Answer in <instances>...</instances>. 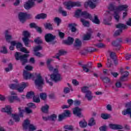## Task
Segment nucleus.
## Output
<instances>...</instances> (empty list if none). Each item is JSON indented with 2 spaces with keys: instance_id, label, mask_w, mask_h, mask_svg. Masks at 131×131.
Wrapping results in <instances>:
<instances>
[{
  "instance_id": "58",
  "label": "nucleus",
  "mask_w": 131,
  "mask_h": 131,
  "mask_svg": "<svg viewBox=\"0 0 131 131\" xmlns=\"http://www.w3.org/2000/svg\"><path fill=\"white\" fill-rule=\"evenodd\" d=\"M42 50V47L40 45L36 46L34 48V52H38V51H41Z\"/></svg>"
},
{
  "instance_id": "39",
  "label": "nucleus",
  "mask_w": 131,
  "mask_h": 131,
  "mask_svg": "<svg viewBox=\"0 0 131 131\" xmlns=\"http://www.w3.org/2000/svg\"><path fill=\"white\" fill-rule=\"evenodd\" d=\"M98 50L96 48L93 47H89L86 49L85 50V53H93L94 52H97Z\"/></svg>"
},
{
  "instance_id": "45",
  "label": "nucleus",
  "mask_w": 131,
  "mask_h": 131,
  "mask_svg": "<svg viewBox=\"0 0 131 131\" xmlns=\"http://www.w3.org/2000/svg\"><path fill=\"white\" fill-rule=\"evenodd\" d=\"M40 98L41 100H43V101H45V100H47V93H41L39 94Z\"/></svg>"
},
{
  "instance_id": "10",
  "label": "nucleus",
  "mask_w": 131,
  "mask_h": 131,
  "mask_svg": "<svg viewBox=\"0 0 131 131\" xmlns=\"http://www.w3.org/2000/svg\"><path fill=\"white\" fill-rule=\"evenodd\" d=\"M35 78V74H31L28 71H24V79L27 80L28 79H33L34 80Z\"/></svg>"
},
{
  "instance_id": "13",
  "label": "nucleus",
  "mask_w": 131,
  "mask_h": 131,
  "mask_svg": "<svg viewBox=\"0 0 131 131\" xmlns=\"http://www.w3.org/2000/svg\"><path fill=\"white\" fill-rule=\"evenodd\" d=\"M93 32V30H92V29H88V32H87L83 37V40H90V39H91V37H92Z\"/></svg>"
},
{
  "instance_id": "25",
  "label": "nucleus",
  "mask_w": 131,
  "mask_h": 131,
  "mask_svg": "<svg viewBox=\"0 0 131 131\" xmlns=\"http://www.w3.org/2000/svg\"><path fill=\"white\" fill-rule=\"evenodd\" d=\"M81 41L79 39L76 38L75 40V43H74V47L76 50H78L80 47H81Z\"/></svg>"
},
{
  "instance_id": "37",
  "label": "nucleus",
  "mask_w": 131,
  "mask_h": 131,
  "mask_svg": "<svg viewBox=\"0 0 131 131\" xmlns=\"http://www.w3.org/2000/svg\"><path fill=\"white\" fill-rule=\"evenodd\" d=\"M34 41L36 45H41L43 43L42 39L40 37H37L35 38Z\"/></svg>"
},
{
  "instance_id": "8",
  "label": "nucleus",
  "mask_w": 131,
  "mask_h": 131,
  "mask_svg": "<svg viewBox=\"0 0 131 131\" xmlns=\"http://www.w3.org/2000/svg\"><path fill=\"white\" fill-rule=\"evenodd\" d=\"M37 1V3L40 4L42 3L43 0H28L25 4H24V8L26 10H30L31 8H33L35 6V2Z\"/></svg>"
},
{
  "instance_id": "12",
  "label": "nucleus",
  "mask_w": 131,
  "mask_h": 131,
  "mask_svg": "<svg viewBox=\"0 0 131 131\" xmlns=\"http://www.w3.org/2000/svg\"><path fill=\"white\" fill-rule=\"evenodd\" d=\"M18 19L23 24L26 22V13L24 12H19L18 13Z\"/></svg>"
},
{
  "instance_id": "18",
  "label": "nucleus",
  "mask_w": 131,
  "mask_h": 131,
  "mask_svg": "<svg viewBox=\"0 0 131 131\" xmlns=\"http://www.w3.org/2000/svg\"><path fill=\"white\" fill-rule=\"evenodd\" d=\"M53 60L52 59H48L46 62L47 66V68L49 69V71H53L55 70L53 66L51 65V63L53 62Z\"/></svg>"
},
{
  "instance_id": "33",
  "label": "nucleus",
  "mask_w": 131,
  "mask_h": 131,
  "mask_svg": "<svg viewBox=\"0 0 131 131\" xmlns=\"http://www.w3.org/2000/svg\"><path fill=\"white\" fill-rule=\"evenodd\" d=\"M44 27L46 29H48V30H54L53 24L50 23H47L45 24H44Z\"/></svg>"
},
{
  "instance_id": "56",
  "label": "nucleus",
  "mask_w": 131,
  "mask_h": 131,
  "mask_svg": "<svg viewBox=\"0 0 131 131\" xmlns=\"http://www.w3.org/2000/svg\"><path fill=\"white\" fill-rule=\"evenodd\" d=\"M120 33H122V29H119L115 32L114 36H118L120 35Z\"/></svg>"
},
{
  "instance_id": "62",
  "label": "nucleus",
  "mask_w": 131,
  "mask_h": 131,
  "mask_svg": "<svg viewBox=\"0 0 131 131\" xmlns=\"http://www.w3.org/2000/svg\"><path fill=\"white\" fill-rule=\"evenodd\" d=\"M70 90H71V89L68 87H65L63 89L64 94H69L70 93Z\"/></svg>"
},
{
  "instance_id": "55",
  "label": "nucleus",
  "mask_w": 131,
  "mask_h": 131,
  "mask_svg": "<svg viewBox=\"0 0 131 131\" xmlns=\"http://www.w3.org/2000/svg\"><path fill=\"white\" fill-rule=\"evenodd\" d=\"M67 54V52L63 50H59V52L58 53L56 54V55H58L59 56H64V55H66Z\"/></svg>"
},
{
  "instance_id": "1",
  "label": "nucleus",
  "mask_w": 131,
  "mask_h": 131,
  "mask_svg": "<svg viewBox=\"0 0 131 131\" xmlns=\"http://www.w3.org/2000/svg\"><path fill=\"white\" fill-rule=\"evenodd\" d=\"M75 17H76V18L83 17L85 19H90L94 24H97V25H100V23H101L100 19L98 18V15L94 14V18L93 19L91 14L86 11L82 12L80 9H78L76 11Z\"/></svg>"
},
{
  "instance_id": "15",
  "label": "nucleus",
  "mask_w": 131,
  "mask_h": 131,
  "mask_svg": "<svg viewBox=\"0 0 131 131\" xmlns=\"http://www.w3.org/2000/svg\"><path fill=\"white\" fill-rule=\"evenodd\" d=\"M109 127L110 128H111V129H114L116 130L122 129L123 128V126H122V125L115 124H110Z\"/></svg>"
},
{
  "instance_id": "24",
  "label": "nucleus",
  "mask_w": 131,
  "mask_h": 131,
  "mask_svg": "<svg viewBox=\"0 0 131 131\" xmlns=\"http://www.w3.org/2000/svg\"><path fill=\"white\" fill-rule=\"evenodd\" d=\"M48 17V15L46 13H40L39 14H37L35 16V19L36 20H40V19H45L46 18Z\"/></svg>"
},
{
  "instance_id": "53",
  "label": "nucleus",
  "mask_w": 131,
  "mask_h": 131,
  "mask_svg": "<svg viewBox=\"0 0 131 131\" xmlns=\"http://www.w3.org/2000/svg\"><path fill=\"white\" fill-rule=\"evenodd\" d=\"M57 119V115L55 114H52L51 116H49V120L51 121H55Z\"/></svg>"
},
{
  "instance_id": "34",
  "label": "nucleus",
  "mask_w": 131,
  "mask_h": 131,
  "mask_svg": "<svg viewBox=\"0 0 131 131\" xmlns=\"http://www.w3.org/2000/svg\"><path fill=\"white\" fill-rule=\"evenodd\" d=\"M22 39L26 47H28L29 42H33V41H32L31 40L29 39V38H23Z\"/></svg>"
},
{
  "instance_id": "36",
  "label": "nucleus",
  "mask_w": 131,
  "mask_h": 131,
  "mask_svg": "<svg viewBox=\"0 0 131 131\" xmlns=\"http://www.w3.org/2000/svg\"><path fill=\"white\" fill-rule=\"evenodd\" d=\"M88 125L89 126L96 125V120H95V118H94V117L90 118L88 122Z\"/></svg>"
},
{
  "instance_id": "7",
  "label": "nucleus",
  "mask_w": 131,
  "mask_h": 131,
  "mask_svg": "<svg viewBox=\"0 0 131 131\" xmlns=\"http://www.w3.org/2000/svg\"><path fill=\"white\" fill-rule=\"evenodd\" d=\"M56 37V36L53 34L48 33L45 35V39L46 42H50L51 45H55V43H57Z\"/></svg>"
},
{
  "instance_id": "38",
  "label": "nucleus",
  "mask_w": 131,
  "mask_h": 131,
  "mask_svg": "<svg viewBox=\"0 0 131 131\" xmlns=\"http://www.w3.org/2000/svg\"><path fill=\"white\" fill-rule=\"evenodd\" d=\"M80 21L84 27H90V21L85 20L83 18H81Z\"/></svg>"
},
{
  "instance_id": "4",
  "label": "nucleus",
  "mask_w": 131,
  "mask_h": 131,
  "mask_svg": "<svg viewBox=\"0 0 131 131\" xmlns=\"http://www.w3.org/2000/svg\"><path fill=\"white\" fill-rule=\"evenodd\" d=\"M35 77H36V79H34V80H35V84L36 86H37L38 90L41 91V89H42V86L45 84V81L40 74L35 73Z\"/></svg>"
},
{
  "instance_id": "17",
  "label": "nucleus",
  "mask_w": 131,
  "mask_h": 131,
  "mask_svg": "<svg viewBox=\"0 0 131 131\" xmlns=\"http://www.w3.org/2000/svg\"><path fill=\"white\" fill-rule=\"evenodd\" d=\"M30 120L28 119H26L24 123H23V128L25 130H27L28 128H29V126H30Z\"/></svg>"
},
{
  "instance_id": "5",
  "label": "nucleus",
  "mask_w": 131,
  "mask_h": 131,
  "mask_svg": "<svg viewBox=\"0 0 131 131\" xmlns=\"http://www.w3.org/2000/svg\"><path fill=\"white\" fill-rule=\"evenodd\" d=\"M81 91L83 94H85V98L87 99L88 101H92L93 100V94H92V91L90 90V88L89 86H84L81 88Z\"/></svg>"
},
{
  "instance_id": "51",
  "label": "nucleus",
  "mask_w": 131,
  "mask_h": 131,
  "mask_svg": "<svg viewBox=\"0 0 131 131\" xmlns=\"http://www.w3.org/2000/svg\"><path fill=\"white\" fill-rule=\"evenodd\" d=\"M64 129H67L68 130H73V126L71 125H65L63 126Z\"/></svg>"
},
{
  "instance_id": "30",
  "label": "nucleus",
  "mask_w": 131,
  "mask_h": 131,
  "mask_svg": "<svg viewBox=\"0 0 131 131\" xmlns=\"http://www.w3.org/2000/svg\"><path fill=\"white\" fill-rule=\"evenodd\" d=\"M49 108H50V106L48 104H46L45 106L41 107V111L43 113L48 114V113H49Z\"/></svg>"
},
{
  "instance_id": "61",
  "label": "nucleus",
  "mask_w": 131,
  "mask_h": 131,
  "mask_svg": "<svg viewBox=\"0 0 131 131\" xmlns=\"http://www.w3.org/2000/svg\"><path fill=\"white\" fill-rule=\"evenodd\" d=\"M108 128V127L107 125H104L103 126H101L99 127V130L100 131H107V129Z\"/></svg>"
},
{
  "instance_id": "26",
  "label": "nucleus",
  "mask_w": 131,
  "mask_h": 131,
  "mask_svg": "<svg viewBox=\"0 0 131 131\" xmlns=\"http://www.w3.org/2000/svg\"><path fill=\"white\" fill-rule=\"evenodd\" d=\"M107 16H108V19H103V24H104L105 25L110 26L111 25V24H110V21H111V20H112V16H111V15L110 14H107Z\"/></svg>"
},
{
  "instance_id": "11",
  "label": "nucleus",
  "mask_w": 131,
  "mask_h": 131,
  "mask_svg": "<svg viewBox=\"0 0 131 131\" xmlns=\"http://www.w3.org/2000/svg\"><path fill=\"white\" fill-rule=\"evenodd\" d=\"M81 111H82V108L79 107H76L73 110V113L74 115L80 118L83 117V115L81 114Z\"/></svg>"
},
{
  "instance_id": "52",
  "label": "nucleus",
  "mask_w": 131,
  "mask_h": 131,
  "mask_svg": "<svg viewBox=\"0 0 131 131\" xmlns=\"http://www.w3.org/2000/svg\"><path fill=\"white\" fill-rule=\"evenodd\" d=\"M24 112H25L27 114H32L33 113V111L28 107L25 108V111Z\"/></svg>"
},
{
  "instance_id": "19",
  "label": "nucleus",
  "mask_w": 131,
  "mask_h": 131,
  "mask_svg": "<svg viewBox=\"0 0 131 131\" xmlns=\"http://www.w3.org/2000/svg\"><path fill=\"white\" fill-rule=\"evenodd\" d=\"M82 68H83V71H85V72H89L90 69H92V62H89L86 64H83Z\"/></svg>"
},
{
  "instance_id": "43",
  "label": "nucleus",
  "mask_w": 131,
  "mask_h": 131,
  "mask_svg": "<svg viewBox=\"0 0 131 131\" xmlns=\"http://www.w3.org/2000/svg\"><path fill=\"white\" fill-rule=\"evenodd\" d=\"M101 117L102 119H108V118H111V115L108 114H102L101 115Z\"/></svg>"
},
{
  "instance_id": "14",
  "label": "nucleus",
  "mask_w": 131,
  "mask_h": 131,
  "mask_svg": "<svg viewBox=\"0 0 131 131\" xmlns=\"http://www.w3.org/2000/svg\"><path fill=\"white\" fill-rule=\"evenodd\" d=\"M5 37L6 41L9 43H11V39H12V35L9 30H6L5 32Z\"/></svg>"
},
{
  "instance_id": "23",
  "label": "nucleus",
  "mask_w": 131,
  "mask_h": 131,
  "mask_svg": "<svg viewBox=\"0 0 131 131\" xmlns=\"http://www.w3.org/2000/svg\"><path fill=\"white\" fill-rule=\"evenodd\" d=\"M77 26L76 24H69V27L71 30V32L75 33L77 31V29L76 28Z\"/></svg>"
},
{
  "instance_id": "49",
  "label": "nucleus",
  "mask_w": 131,
  "mask_h": 131,
  "mask_svg": "<svg viewBox=\"0 0 131 131\" xmlns=\"http://www.w3.org/2000/svg\"><path fill=\"white\" fill-rule=\"evenodd\" d=\"M55 23H56L57 26L60 25L61 22H62V19L59 17H55L54 19Z\"/></svg>"
},
{
  "instance_id": "3",
  "label": "nucleus",
  "mask_w": 131,
  "mask_h": 131,
  "mask_svg": "<svg viewBox=\"0 0 131 131\" xmlns=\"http://www.w3.org/2000/svg\"><path fill=\"white\" fill-rule=\"evenodd\" d=\"M30 56L28 54H25L22 55V53L16 52L14 55L15 60L19 61L21 62V64L24 66L27 63H28V58Z\"/></svg>"
},
{
  "instance_id": "2",
  "label": "nucleus",
  "mask_w": 131,
  "mask_h": 131,
  "mask_svg": "<svg viewBox=\"0 0 131 131\" xmlns=\"http://www.w3.org/2000/svg\"><path fill=\"white\" fill-rule=\"evenodd\" d=\"M19 114H12V107L10 105H7L5 107L2 108L1 111L2 112L7 113L8 115L12 116L15 122H19L20 121V117H24L23 115V112L24 110H22L21 107L18 108Z\"/></svg>"
},
{
  "instance_id": "6",
  "label": "nucleus",
  "mask_w": 131,
  "mask_h": 131,
  "mask_svg": "<svg viewBox=\"0 0 131 131\" xmlns=\"http://www.w3.org/2000/svg\"><path fill=\"white\" fill-rule=\"evenodd\" d=\"M50 76V78L52 81H54V82H58L59 81H61V75L59 74L58 71L57 69H55L53 73L51 75H49Z\"/></svg>"
},
{
  "instance_id": "9",
  "label": "nucleus",
  "mask_w": 131,
  "mask_h": 131,
  "mask_svg": "<svg viewBox=\"0 0 131 131\" xmlns=\"http://www.w3.org/2000/svg\"><path fill=\"white\" fill-rule=\"evenodd\" d=\"M125 107L126 109L124 110L122 112V114L123 115H129L130 118H131V103L127 102L125 104Z\"/></svg>"
},
{
  "instance_id": "42",
  "label": "nucleus",
  "mask_w": 131,
  "mask_h": 131,
  "mask_svg": "<svg viewBox=\"0 0 131 131\" xmlns=\"http://www.w3.org/2000/svg\"><path fill=\"white\" fill-rule=\"evenodd\" d=\"M34 97V92L30 91L27 93L26 98L28 99H32Z\"/></svg>"
},
{
  "instance_id": "41",
  "label": "nucleus",
  "mask_w": 131,
  "mask_h": 131,
  "mask_svg": "<svg viewBox=\"0 0 131 131\" xmlns=\"http://www.w3.org/2000/svg\"><path fill=\"white\" fill-rule=\"evenodd\" d=\"M59 13L61 14L64 17H66V16H67V12L63 10V8L61 7H60L59 8Z\"/></svg>"
},
{
  "instance_id": "16",
  "label": "nucleus",
  "mask_w": 131,
  "mask_h": 131,
  "mask_svg": "<svg viewBox=\"0 0 131 131\" xmlns=\"http://www.w3.org/2000/svg\"><path fill=\"white\" fill-rule=\"evenodd\" d=\"M85 5L89 6L91 9H95L97 7V3L93 1V0H89L85 3Z\"/></svg>"
},
{
  "instance_id": "31",
  "label": "nucleus",
  "mask_w": 131,
  "mask_h": 131,
  "mask_svg": "<svg viewBox=\"0 0 131 131\" xmlns=\"http://www.w3.org/2000/svg\"><path fill=\"white\" fill-rule=\"evenodd\" d=\"M9 86L11 90H17L20 86V84L19 83H12L10 84Z\"/></svg>"
},
{
  "instance_id": "64",
  "label": "nucleus",
  "mask_w": 131,
  "mask_h": 131,
  "mask_svg": "<svg viewBox=\"0 0 131 131\" xmlns=\"http://www.w3.org/2000/svg\"><path fill=\"white\" fill-rule=\"evenodd\" d=\"M65 115H63V114L59 115L58 116V121H62L64 118H65Z\"/></svg>"
},
{
  "instance_id": "60",
  "label": "nucleus",
  "mask_w": 131,
  "mask_h": 131,
  "mask_svg": "<svg viewBox=\"0 0 131 131\" xmlns=\"http://www.w3.org/2000/svg\"><path fill=\"white\" fill-rule=\"evenodd\" d=\"M28 129H29V131L36 130V127H35L34 125H33V124H31Z\"/></svg>"
},
{
  "instance_id": "46",
  "label": "nucleus",
  "mask_w": 131,
  "mask_h": 131,
  "mask_svg": "<svg viewBox=\"0 0 131 131\" xmlns=\"http://www.w3.org/2000/svg\"><path fill=\"white\" fill-rule=\"evenodd\" d=\"M27 106L28 108H30V109H36V105H35V104L32 102L28 103Z\"/></svg>"
},
{
  "instance_id": "27",
  "label": "nucleus",
  "mask_w": 131,
  "mask_h": 131,
  "mask_svg": "<svg viewBox=\"0 0 131 131\" xmlns=\"http://www.w3.org/2000/svg\"><path fill=\"white\" fill-rule=\"evenodd\" d=\"M125 74L122 76L120 78V81L123 82V81H126L127 80V78H128V75H129V73L128 71L125 72Z\"/></svg>"
},
{
  "instance_id": "54",
  "label": "nucleus",
  "mask_w": 131,
  "mask_h": 131,
  "mask_svg": "<svg viewBox=\"0 0 131 131\" xmlns=\"http://www.w3.org/2000/svg\"><path fill=\"white\" fill-rule=\"evenodd\" d=\"M112 65H113V63H112V60H111V59L107 58V63H106V67L108 68H111V67H112Z\"/></svg>"
},
{
  "instance_id": "57",
  "label": "nucleus",
  "mask_w": 131,
  "mask_h": 131,
  "mask_svg": "<svg viewBox=\"0 0 131 131\" xmlns=\"http://www.w3.org/2000/svg\"><path fill=\"white\" fill-rule=\"evenodd\" d=\"M73 7H81V3L80 2H73Z\"/></svg>"
},
{
  "instance_id": "63",
  "label": "nucleus",
  "mask_w": 131,
  "mask_h": 131,
  "mask_svg": "<svg viewBox=\"0 0 131 131\" xmlns=\"http://www.w3.org/2000/svg\"><path fill=\"white\" fill-rule=\"evenodd\" d=\"M62 114H63L66 117H70V111H69V110H66Z\"/></svg>"
},
{
  "instance_id": "29",
  "label": "nucleus",
  "mask_w": 131,
  "mask_h": 131,
  "mask_svg": "<svg viewBox=\"0 0 131 131\" xmlns=\"http://www.w3.org/2000/svg\"><path fill=\"white\" fill-rule=\"evenodd\" d=\"M116 28L118 29H122L123 31V29H126L127 28V26L124 25V24L119 23L116 25Z\"/></svg>"
},
{
  "instance_id": "21",
  "label": "nucleus",
  "mask_w": 131,
  "mask_h": 131,
  "mask_svg": "<svg viewBox=\"0 0 131 131\" xmlns=\"http://www.w3.org/2000/svg\"><path fill=\"white\" fill-rule=\"evenodd\" d=\"M27 86H28V84L27 83L23 82L21 84H19V86L17 88L16 90L19 93H22L23 91H24V89Z\"/></svg>"
},
{
  "instance_id": "59",
  "label": "nucleus",
  "mask_w": 131,
  "mask_h": 131,
  "mask_svg": "<svg viewBox=\"0 0 131 131\" xmlns=\"http://www.w3.org/2000/svg\"><path fill=\"white\" fill-rule=\"evenodd\" d=\"M33 101L35 103H40V99H39V97H36L35 95L33 97Z\"/></svg>"
},
{
  "instance_id": "32",
  "label": "nucleus",
  "mask_w": 131,
  "mask_h": 131,
  "mask_svg": "<svg viewBox=\"0 0 131 131\" xmlns=\"http://www.w3.org/2000/svg\"><path fill=\"white\" fill-rule=\"evenodd\" d=\"M79 126L82 128H84L88 126V122H86L85 120L83 119L79 122Z\"/></svg>"
},
{
  "instance_id": "48",
  "label": "nucleus",
  "mask_w": 131,
  "mask_h": 131,
  "mask_svg": "<svg viewBox=\"0 0 131 131\" xmlns=\"http://www.w3.org/2000/svg\"><path fill=\"white\" fill-rule=\"evenodd\" d=\"M108 9L110 10V11H107L108 14L110 15L111 14V11H114L115 10V6L114 5L111 4L110 5Z\"/></svg>"
},
{
  "instance_id": "47",
  "label": "nucleus",
  "mask_w": 131,
  "mask_h": 131,
  "mask_svg": "<svg viewBox=\"0 0 131 131\" xmlns=\"http://www.w3.org/2000/svg\"><path fill=\"white\" fill-rule=\"evenodd\" d=\"M114 18L117 22L119 21V18H120V16H119V14H118V11H114Z\"/></svg>"
},
{
  "instance_id": "20",
  "label": "nucleus",
  "mask_w": 131,
  "mask_h": 131,
  "mask_svg": "<svg viewBox=\"0 0 131 131\" xmlns=\"http://www.w3.org/2000/svg\"><path fill=\"white\" fill-rule=\"evenodd\" d=\"M66 9L67 10H71V8H73V2L72 1H67L63 3Z\"/></svg>"
},
{
  "instance_id": "22",
  "label": "nucleus",
  "mask_w": 131,
  "mask_h": 131,
  "mask_svg": "<svg viewBox=\"0 0 131 131\" xmlns=\"http://www.w3.org/2000/svg\"><path fill=\"white\" fill-rule=\"evenodd\" d=\"M73 42H74V38L71 37H68V39L63 41V43H64V45H67L68 46L73 45Z\"/></svg>"
},
{
  "instance_id": "44",
  "label": "nucleus",
  "mask_w": 131,
  "mask_h": 131,
  "mask_svg": "<svg viewBox=\"0 0 131 131\" xmlns=\"http://www.w3.org/2000/svg\"><path fill=\"white\" fill-rule=\"evenodd\" d=\"M23 35L24 37H23V38H29V37H30V33H29V32H28V31H24L23 32Z\"/></svg>"
},
{
  "instance_id": "40",
  "label": "nucleus",
  "mask_w": 131,
  "mask_h": 131,
  "mask_svg": "<svg viewBox=\"0 0 131 131\" xmlns=\"http://www.w3.org/2000/svg\"><path fill=\"white\" fill-rule=\"evenodd\" d=\"M127 8H128V6L127 5H123L119 6L118 10H119V11H125V12H126Z\"/></svg>"
},
{
  "instance_id": "50",
  "label": "nucleus",
  "mask_w": 131,
  "mask_h": 131,
  "mask_svg": "<svg viewBox=\"0 0 131 131\" xmlns=\"http://www.w3.org/2000/svg\"><path fill=\"white\" fill-rule=\"evenodd\" d=\"M111 59L113 60H115L116 59H117V56H116V53L115 52H111L110 54Z\"/></svg>"
},
{
  "instance_id": "28",
  "label": "nucleus",
  "mask_w": 131,
  "mask_h": 131,
  "mask_svg": "<svg viewBox=\"0 0 131 131\" xmlns=\"http://www.w3.org/2000/svg\"><path fill=\"white\" fill-rule=\"evenodd\" d=\"M11 45L12 46H16V49H21V48H23V47L22 43L20 42H17L16 41H12L11 42Z\"/></svg>"
},
{
  "instance_id": "35",
  "label": "nucleus",
  "mask_w": 131,
  "mask_h": 131,
  "mask_svg": "<svg viewBox=\"0 0 131 131\" xmlns=\"http://www.w3.org/2000/svg\"><path fill=\"white\" fill-rule=\"evenodd\" d=\"M100 78L102 81H103V82H105V83H110L111 84H112V82H111V81L110 80V78H109L108 77H101Z\"/></svg>"
}]
</instances>
